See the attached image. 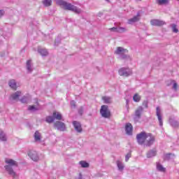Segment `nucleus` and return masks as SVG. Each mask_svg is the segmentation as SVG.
<instances>
[{"mask_svg": "<svg viewBox=\"0 0 179 179\" xmlns=\"http://www.w3.org/2000/svg\"><path fill=\"white\" fill-rule=\"evenodd\" d=\"M5 163L7 164L4 166L6 171L9 176L13 177V178H16L17 174L13 171V167H17V166H19L17 162L15 161V159L6 158L5 159Z\"/></svg>", "mask_w": 179, "mask_h": 179, "instance_id": "obj_1", "label": "nucleus"}, {"mask_svg": "<svg viewBox=\"0 0 179 179\" xmlns=\"http://www.w3.org/2000/svg\"><path fill=\"white\" fill-rule=\"evenodd\" d=\"M57 5H59L65 10H71L75 13H80L82 10L76 7V6L72 5L71 3H68L64 0H55Z\"/></svg>", "mask_w": 179, "mask_h": 179, "instance_id": "obj_2", "label": "nucleus"}, {"mask_svg": "<svg viewBox=\"0 0 179 179\" xmlns=\"http://www.w3.org/2000/svg\"><path fill=\"white\" fill-rule=\"evenodd\" d=\"M99 113L103 118H110L111 117V111L107 105L101 106Z\"/></svg>", "mask_w": 179, "mask_h": 179, "instance_id": "obj_3", "label": "nucleus"}, {"mask_svg": "<svg viewBox=\"0 0 179 179\" xmlns=\"http://www.w3.org/2000/svg\"><path fill=\"white\" fill-rule=\"evenodd\" d=\"M136 138L139 145H143V143L146 142V133L145 131H142L141 133L137 134Z\"/></svg>", "mask_w": 179, "mask_h": 179, "instance_id": "obj_4", "label": "nucleus"}, {"mask_svg": "<svg viewBox=\"0 0 179 179\" xmlns=\"http://www.w3.org/2000/svg\"><path fill=\"white\" fill-rule=\"evenodd\" d=\"M119 75L120 76H129L130 75H132V71L129 68H121L119 70Z\"/></svg>", "mask_w": 179, "mask_h": 179, "instance_id": "obj_5", "label": "nucleus"}, {"mask_svg": "<svg viewBox=\"0 0 179 179\" xmlns=\"http://www.w3.org/2000/svg\"><path fill=\"white\" fill-rule=\"evenodd\" d=\"M28 156L34 162H38V160H40V157H38V154L35 150H30L28 153Z\"/></svg>", "mask_w": 179, "mask_h": 179, "instance_id": "obj_6", "label": "nucleus"}, {"mask_svg": "<svg viewBox=\"0 0 179 179\" xmlns=\"http://www.w3.org/2000/svg\"><path fill=\"white\" fill-rule=\"evenodd\" d=\"M54 125L55 127H56L58 129V131H66V125H65L64 123L62 122L57 121L54 124Z\"/></svg>", "mask_w": 179, "mask_h": 179, "instance_id": "obj_7", "label": "nucleus"}, {"mask_svg": "<svg viewBox=\"0 0 179 179\" xmlns=\"http://www.w3.org/2000/svg\"><path fill=\"white\" fill-rule=\"evenodd\" d=\"M145 142L147 146H150V145H152L153 142H155V136H153L152 134H146Z\"/></svg>", "mask_w": 179, "mask_h": 179, "instance_id": "obj_8", "label": "nucleus"}, {"mask_svg": "<svg viewBox=\"0 0 179 179\" xmlns=\"http://www.w3.org/2000/svg\"><path fill=\"white\" fill-rule=\"evenodd\" d=\"M73 125L74 127V129H76V132L78 134H82L83 129H82V124L80 122L78 121H73Z\"/></svg>", "mask_w": 179, "mask_h": 179, "instance_id": "obj_9", "label": "nucleus"}, {"mask_svg": "<svg viewBox=\"0 0 179 179\" xmlns=\"http://www.w3.org/2000/svg\"><path fill=\"white\" fill-rule=\"evenodd\" d=\"M21 96L22 92L17 91L10 96V100H14L15 101H17V100H19V97H20Z\"/></svg>", "mask_w": 179, "mask_h": 179, "instance_id": "obj_10", "label": "nucleus"}, {"mask_svg": "<svg viewBox=\"0 0 179 179\" xmlns=\"http://www.w3.org/2000/svg\"><path fill=\"white\" fill-rule=\"evenodd\" d=\"M141 20V13H138L134 17L128 20V24H132V23H136Z\"/></svg>", "mask_w": 179, "mask_h": 179, "instance_id": "obj_11", "label": "nucleus"}, {"mask_svg": "<svg viewBox=\"0 0 179 179\" xmlns=\"http://www.w3.org/2000/svg\"><path fill=\"white\" fill-rule=\"evenodd\" d=\"M150 23L152 26H164L166 24L164 21L160 20H152Z\"/></svg>", "mask_w": 179, "mask_h": 179, "instance_id": "obj_12", "label": "nucleus"}, {"mask_svg": "<svg viewBox=\"0 0 179 179\" xmlns=\"http://www.w3.org/2000/svg\"><path fill=\"white\" fill-rule=\"evenodd\" d=\"M142 113H143V108L142 106H139L135 110V118H141V117H142Z\"/></svg>", "mask_w": 179, "mask_h": 179, "instance_id": "obj_13", "label": "nucleus"}, {"mask_svg": "<svg viewBox=\"0 0 179 179\" xmlns=\"http://www.w3.org/2000/svg\"><path fill=\"white\" fill-rule=\"evenodd\" d=\"M125 131H126V134L127 135H131L132 134L133 127H132V124L131 123L126 124Z\"/></svg>", "mask_w": 179, "mask_h": 179, "instance_id": "obj_14", "label": "nucleus"}, {"mask_svg": "<svg viewBox=\"0 0 179 179\" xmlns=\"http://www.w3.org/2000/svg\"><path fill=\"white\" fill-rule=\"evenodd\" d=\"M157 116L159 122V125L161 127L163 126V120L162 119V114L160 113V108L159 107H157Z\"/></svg>", "mask_w": 179, "mask_h": 179, "instance_id": "obj_15", "label": "nucleus"}, {"mask_svg": "<svg viewBox=\"0 0 179 179\" xmlns=\"http://www.w3.org/2000/svg\"><path fill=\"white\" fill-rule=\"evenodd\" d=\"M8 85L11 89H13V90H16V89H17V85L16 84V80H10L8 82Z\"/></svg>", "mask_w": 179, "mask_h": 179, "instance_id": "obj_16", "label": "nucleus"}, {"mask_svg": "<svg viewBox=\"0 0 179 179\" xmlns=\"http://www.w3.org/2000/svg\"><path fill=\"white\" fill-rule=\"evenodd\" d=\"M7 139L8 138L6 137V134L0 129V141L2 142H6Z\"/></svg>", "mask_w": 179, "mask_h": 179, "instance_id": "obj_17", "label": "nucleus"}, {"mask_svg": "<svg viewBox=\"0 0 179 179\" xmlns=\"http://www.w3.org/2000/svg\"><path fill=\"white\" fill-rule=\"evenodd\" d=\"M34 139L35 142H40L41 141V134L38 132V131H36L34 134Z\"/></svg>", "mask_w": 179, "mask_h": 179, "instance_id": "obj_18", "label": "nucleus"}, {"mask_svg": "<svg viewBox=\"0 0 179 179\" xmlns=\"http://www.w3.org/2000/svg\"><path fill=\"white\" fill-rule=\"evenodd\" d=\"M32 64H31V60H28L27 62V69L28 72L31 73L33 71V67H32Z\"/></svg>", "mask_w": 179, "mask_h": 179, "instance_id": "obj_19", "label": "nucleus"}, {"mask_svg": "<svg viewBox=\"0 0 179 179\" xmlns=\"http://www.w3.org/2000/svg\"><path fill=\"white\" fill-rule=\"evenodd\" d=\"M53 117L56 120H59V121L61 120H62V121H64V119H62V115L58 112L53 113Z\"/></svg>", "mask_w": 179, "mask_h": 179, "instance_id": "obj_20", "label": "nucleus"}, {"mask_svg": "<svg viewBox=\"0 0 179 179\" xmlns=\"http://www.w3.org/2000/svg\"><path fill=\"white\" fill-rule=\"evenodd\" d=\"M116 164L117 166V168L120 171H122V170H124V164H122V162H121L120 160H117L116 162Z\"/></svg>", "mask_w": 179, "mask_h": 179, "instance_id": "obj_21", "label": "nucleus"}, {"mask_svg": "<svg viewBox=\"0 0 179 179\" xmlns=\"http://www.w3.org/2000/svg\"><path fill=\"white\" fill-rule=\"evenodd\" d=\"M113 31H117L118 33H124V31H127V29L122 27H119V28L113 27Z\"/></svg>", "mask_w": 179, "mask_h": 179, "instance_id": "obj_22", "label": "nucleus"}, {"mask_svg": "<svg viewBox=\"0 0 179 179\" xmlns=\"http://www.w3.org/2000/svg\"><path fill=\"white\" fill-rule=\"evenodd\" d=\"M115 52V54H121V52H128V50L127 49L122 48V47H119L117 48Z\"/></svg>", "mask_w": 179, "mask_h": 179, "instance_id": "obj_23", "label": "nucleus"}, {"mask_svg": "<svg viewBox=\"0 0 179 179\" xmlns=\"http://www.w3.org/2000/svg\"><path fill=\"white\" fill-rule=\"evenodd\" d=\"M38 52L42 55V57H45L48 55V51L45 49H39Z\"/></svg>", "mask_w": 179, "mask_h": 179, "instance_id": "obj_24", "label": "nucleus"}, {"mask_svg": "<svg viewBox=\"0 0 179 179\" xmlns=\"http://www.w3.org/2000/svg\"><path fill=\"white\" fill-rule=\"evenodd\" d=\"M43 4L44 5V6H46V7L51 6V5H52V0H43Z\"/></svg>", "mask_w": 179, "mask_h": 179, "instance_id": "obj_25", "label": "nucleus"}, {"mask_svg": "<svg viewBox=\"0 0 179 179\" xmlns=\"http://www.w3.org/2000/svg\"><path fill=\"white\" fill-rule=\"evenodd\" d=\"M102 100L106 104L111 103V97L110 96H102Z\"/></svg>", "mask_w": 179, "mask_h": 179, "instance_id": "obj_26", "label": "nucleus"}, {"mask_svg": "<svg viewBox=\"0 0 179 179\" xmlns=\"http://www.w3.org/2000/svg\"><path fill=\"white\" fill-rule=\"evenodd\" d=\"M156 153H157L156 150H151L148 152L147 157L148 158L153 157L156 155Z\"/></svg>", "mask_w": 179, "mask_h": 179, "instance_id": "obj_27", "label": "nucleus"}, {"mask_svg": "<svg viewBox=\"0 0 179 179\" xmlns=\"http://www.w3.org/2000/svg\"><path fill=\"white\" fill-rule=\"evenodd\" d=\"M133 100L136 103H139V101H141V96L138 94H135L133 96Z\"/></svg>", "mask_w": 179, "mask_h": 179, "instance_id": "obj_28", "label": "nucleus"}, {"mask_svg": "<svg viewBox=\"0 0 179 179\" xmlns=\"http://www.w3.org/2000/svg\"><path fill=\"white\" fill-rule=\"evenodd\" d=\"M79 164H80L81 167L86 169L87 167H89V163L85 162V161H80L79 162Z\"/></svg>", "mask_w": 179, "mask_h": 179, "instance_id": "obj_29", "label": "nucleus"}, {"mask_svg": "<svg viewBox=\"0 0 179 179\" xmlns=\"http://www.w3.org/2000/svg\"><path fill=\"white\" fill-rule=\"evenodd\" d=\"M54 117L52 116H48L46 117V122H48V124H51V122H54Z\"/></svg>", "mask_w": 179, "mask_h": 179, "instance_id": "obj_30", "label": "nucleus"}, {"mask_svg": "<svg viewBox=\"0 0 179 179\" xmlns=\"http://www.w3.org/2000/svg\"><path fill=\"white\" fill-rule=\"evenodd\" d=\"M157 169L159 170V171H162L163 173L166 171V168H164L163 166L159 164L157 165Z\"/></svg>", "mask_w": 179, "mask_h": 179, "instance_id": "obj_31", "label": "nucleus"}, {"mask_svg": "<svg viewBox=\"0 0 179 179\" xmlns=\"http://www.w3.org/2000/svg\"><path fill=\"white\" fill-rule=\"evenodd\" d=\"M159 5H164L169 3V0H158Z\"/></svg>", "mask_w": 179, "mask_h": 179, "instance_id": "obj_32", "label": "nucleus"}, {"mask_svg": "<svg viewBox=\"0 0 179 179\" xmlns=\"http://www.w3.org/2000/svg\"><path fill=\"white\" fill-rule=\"evenodd\" d=\"M29 100V98L26 96H24L21 99V103H27V101Z\"/></svg>", "mask_w": 179, "mask_h": 179, "instance_id": "obj_33", "label": "nucleus"}, {"mask_svg": "<svg viewBox=\"0 0 179 179\" xmlns=\"http://www.w3.org/2000/svg\"><path fill=\"white\" fill-rule=\"evenodd\" d=\"M172 29L173 33H177L178 31V29H177V25H176V24H172Z\"/></svg>", "mask_w": 179, "mask_h": 179, "instance_id": "obj_34", "label": "nucleus"}, {"mask_svg": "<svg viewBox=\"0 0 179 179\" xmlns=\"http://www.w3.org/2000/svg\"><path fill=\"white\" fill-rule=\"evenodd\" d=\"M28 110L29 111H36L37 110V108L34 106H29Z\"/></svg>", "mask_w": 179, "mask_h": 179, "instance_id": "obj_35", "label": "nucleus"}, {"mask_svg": "<svg viewBox=\"0 0 179 179\" xmlns=\"http://www.w3.org/2000/svg\"><path fill=\"white\" fill-rule=\"evenodd\" d=\"M131 152L127 153L125 157V161L128 162L129 160V158L131 157Z\"/></svg>", "mask_w": 179, "mask_h": 179, "instance_id": "obj_36", "label": "nucleus"}, {"mask_svg": "<svg viewBox=\"0 0 179 179\" xmlns=\"http://www.w3.org/2000/svg\"><path fill=\"white\" fill-rule=\"evenodd\" d=\"M70 104H71V107H76V102H75V101H71V102H70Z\"/></svg>", "mask_w": 179, "mask_h": 179, "instance_id": "obj_37", "label": "nucleus"}, {"mask_svg": "<svg viewBox=\"0 0 179 179\" xmlns=\"http://www.w3.org/2000/svg\"><path fill=\"white\" fill-rule=\"evenodd\" d=\"M178 88V84H177V83H174L173 89H174L175 90H177Z\"/></svg>", "mask_w": 179, "mask_h": 179, "instance_id": "obj_38", "label": "nucleus"}, {"mask_svg": "<svg viewBox=\"0 0 179 179\" xmlns=\"http://www.w3.org/2000/svg\"><path fill=\"white\" fill-rule=\"evenodd\" d=\"M78 113H79V114H80V115H82V114H83V107L80 108Z\"/></svg>", "mask_w": 179, "mask_h": 179, "instance_id": "obj_39", "label": "nucleus"}, {"mask_svg": "<svg viewBox=\"0 0 179 179\" xmlns=\"http://www.w3.org/2000/svg\"><path fill=\"white\" fill-rule=\"evenodd\" d=\"M5 15V11L3 10H0V17H2Z\"/></svg>", "mask_w": 179, "mask_h": 179, "instance_id": "obj_40", "label": "nucleus"}, {"mask_svg": "<svg viewBox=\"0 0 179 179\" xmlns=\"http://www.w3.org/2000/svg\"><path fill=\"white\" fill-rule=\"evenodd\" d=\"M0 45H2V41H0Z\"/></svg>", "mask_w": 179, "mask_h": 179, "instance_id": "obj_41", "label": "nucleus"}, {"mask_svg": "<svg viewBox=\"0 0 179 179\" xmlns=\"http://www.w3.org/2000/svg\"><path fill=\"white\" fill-rule=\"evenodd\" d=\"M106 2H110V1L109 0H106Z\"/></svg>", "mask_w": 179, "mask_h": 179, "instance_id": "obj_42", "label": "nucleus"}, {"mask_svg": "<svg viewBox=\"0 0 179 179\" xmlns=\"http://www.w3.org/2000/svg\"><path fill=\"white\" fill-rule=\"evenodd\" d=\"M138 1H142V0H138Z\"/></svg>", "mask_w": 179, "mask_h": 179, "instance_id": "obj_43", "label": "nucleus"}, {"mask_svg": "<svg viewBox=\"0 0 179 179\" xmlns=\"http://www.w3.org/2000/svg\"><path fill=\"white\" fill-rule=\"evenodd\" d=\"M178 1H179V0H178Z\"/></svg>", "mask_w": 179, "mask_h": 179, "instance_id": "obj_44", "label": "nucleus"}]
</instances>
